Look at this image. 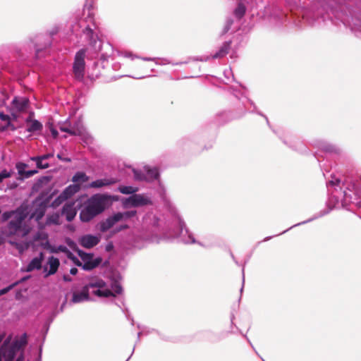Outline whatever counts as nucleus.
I'll return each instance as SVG.
<instances>
[{
    "label": "nucleus",
    "mask_w": 361,
    "mask_h": 361,
    "mask_svg": "<svg viewBox=\"0 0 361 361\" xmlns=\"http://www.w3.org/2000/svg\"><path fill=\"white\" fill-rule=\"evenodd\" d=\"M47 205L40 200L35 201L31 206L22 205L15 211L5 212L4 216L11 219L8 226V234L24 237L31 231L32 222L37 223L42 228L45 225L40 222L46 212Z\"/></svg>",
    "instance_id": "nucleus-1"
},
{
    "label": "nucleus",
    "mask_w": 361,
    "mask_h": 361,
    "mask_svg": "<svg viewBox=\"0 0 361 361\" xmlns=\"http://www.w3.org/2000/svg\"><path fill=\"white\" fill-rule=\"evenodd\" d=\"M122 291V288L117 282L111 283V284L106 283L102 279H93L87 286L85 289L80 293H75L73 296V302H80L88 299V293H91L99 297H109L115 296L116 294H120Z\"/></svg>",
    "instance_id": "nucleus-2"
},
{
    "label": "nucleus",
    "mask_w": 361,
    "mask_h": 361,
    "mask_svg": "<svg viewBox=\"0 0 361 361\" xmlns=\"http://www.w3.org/2000/svg\"><path fill=\"white\" fill-rule=\"evenodd\" d=\"M0 335V361H27L24 358L23 347L25 342L22 340H13Z\"/></svg>",
    "instance_id": "nucleus-3"
},
{
    "label": "nucleus",
    "mask_w": 361,
    "mask_h": 361,
    "mask_svg": "<svg viewBox=\"0 0 361 361\" xmlns=\"http://www.w3.org/2000/svg\"><path fill=\"white\" fill-rule=\"evenodd\" d=\"M109 199V197L100 194L91 197L87 200L85 207L80 212V220L83 222H88L102 213L105 209Z\"/></svg>",
    "instance_id": "nucleus-4"
},
{
    "label": "nucleus",
    "mask_w": 361,
    "mask_h": 361,
    "mask_svg": "<svg viewBox=\"0 0 361 361\" xmlns=\"http://www.w3.org/2000/svg\"><path fill=\"white\" fill-rule=\"evenodd\" d=\"M78 257L69 252L68 258L76 265L82 267L85 270H90L96 267L101 262L99 259H93V255L85 253L81 250L77 251Z\"/></svg>",
    "instance_id": "nucleus-5"
},
{
    "label": "nucleus",
    "mask_w": 361,
    "mask_h": 361,
    "mask_svg": "<svg viewBox=\"0 0 361 361\" xmlns=\"http://www.w3.org/2000/svg\"><path fill=\"white\" fill-rule=\"evenodd\" d=\"M135 214V211L127 212L124 213L118 212L115 214L114 216H110L106 220L102 221L99 224V229L101 231L105 232L112 228L118 221L133 216Z\"/></svg>",
    "instance_id": "nucleus-6"
},
{
    "label": "nucleus",
    "mask_w": 361,
    "mask_h": 361,
    "mask_svg": "<svg viewBox=\"0 0 361 361\" xmlns=\"http://www.w3.org/2000/svg\"><path fill=\"white\" fill-rule=\"evenodd\" d=\"M47 234L44 231L38 232L34 238V244L35 245H41L44 248L49 249L51 252H58L59 251L64 252L67 253L68 256V253L70 252L67 248L64 246L60 245L57 247H52L49 244L47 240Z\"/></svg>",
    "instance_id": "nucleus-7"
},
{
    "label": "nucleus",
    "mask_w": 361,
    "mask_h": 361,
    "mask_svg": "<svg viewBox=\"0 0 361 361\" xmlns=\"http://www.w3.org/2000/svg\"><path fill=\"white\" fill-rule=\"evenodd\" d=\"M80 187L77 184L70 185L67 187L51 203V207H57L63 202L71 197L74 194L78 192Z\"/></svg>",
    "instance_id": "nucleus-8"
},
{
    "label": "nucleus",
    "mask_w": 361,
    "mask_h": 361,
    "mask_svg": "<svg viewBox=\"0 0 361 361\" xmlns=\"http://www.w3.org/2000/svg\"><path fill=\"white\" fill-rule=\"evenodd\" d=\"M60 130L63 132L68 133L71 135H79L82 137L85 143H90L92 140L90 135L86 132L85 129L81 124H77L72 128H68L65 126H61Z\"/></svg>",
    "instance_id": "nucleus-9"
},
{
    "label": "nucleus",
    "mask_w": 361,
    "mask_h": 361,
    "mask_svg": "<svg viewBox=\"0 0 361 361\" xmlns=\"http://www.w3.org/2000/svg\"><path fill=\"white\" fill-rule=\"evenodd\" d=\"M85 50H80L75 55V62L73 64V71L78 79H81L83 76L85 67Z\"/></svg>",
    "instance_id": "nucleus-10"
},
{
    "label": "nucleus",
    "mask_w": 361,
    "mask_h": 361,
    "mask_svg": "<svg viewBox=\"0 0 361 361\" xmlns=\"http://www.w3.org/2000/svg\"><path fill=\"white\" fill-rule=\"evenodd\" d=\"M133 171L136 180H145L147 181H151L159 177L157 169L156 168L151 169L148 166L144 167L145 174H141L135 169H133Z\"/></svg>",
    "instance_id": "nucleus-11"
},
{
    "label": "nucleus",
    "mask_w": 361,
    "mask_h": 361,
    "mask_svg": "<svg viewBox=\"0 0 361 361\" xmlns=\"http://www.w3.org/2000/svg\"><path fill=\"white\" fill-rule=\"evenodd\" d=\"M149 200L140 195H133L126 200L124 204L126 207H138L147 204Z\"/></svg>",
    "instance_id": "nucleus-12"
},
{
    "label": "nucleus",
    "mask_w": 361,
    "mask_h": 361,
    "mask_svg": "<svg viewBox=\"0 0 361 361\" xmlns=\"http://www.w3.org/2000/svg\"><path fill=\"white\" fill-rule=\"evenodd\" d=\"M100 241L99 235H84L79 239L80 244L85 248H92Z\"/></svg>",
    "instance_id": "nucleus-13"
},
{
    "label": "nucleus",
    "mask_w": 361,
    "mask_h": 361,
    "mask_svg": "<svg viewBox=\"0 0 361 361\" xmlns=\"http://www.w3.org/2000/svg\"><path fill=\"white\" fill-rule=\"evenodd\" d=\"M77 209L74 202H68L63 207L61 214L66 216L68 221H71L75 217Z\"/></svg>",
    "instance_id": "nucleus-14"
},
{
    "label": "nucleus",
    "mask_w": 361,
    "mask_h": 361,
    "mask_svg": "<svg viewBox=\"0 0 361 361\" xmlns=\"http://www.w3.org/2000/svg\"><path fill=\"white\" fill-rule=\"evenodd\" d=\"M27 104L28 99L26 97L15 98L12 102L13 109L18 112L25 110Z\"/></svg>",
    "instance_id": "nucleus-15"
},
{
    "label": "nucleus",
    "mask_w": 361,
    "mask_h": 361,
    "mask_svg": "<svg viewBox=\"0 0 361 361\" xmlns=\"http://www.w3.org/2000/svg\"><path fill=\"white\" fill-rule=\"evenodd\" d=\"M59 266V261L57 258L51 257L49 258L47 266L45 267V271H47V275L54 274L58 269Z\"/></svg>",
    "instance_id": "nucleus-16"
},
{
    "label": "nucleus",
    "mask_w": 361,
    "mask_h": 361,
    "mask_svg": "<svg viewBox=\"0 0 361 361\" xmlns=\"http://www.w3.org/2000/svg\"><path fill=\"white\" fill-rule=\"evenodd\" d=\"M26 166H27V165L25 164H23V163L17 164L16 168L18 169V173L20 176H23L25 178H29L37 173V171H36V170L25 171V169L26 168Z\"/></svg>",
    "instance_id": "nucleus-17"
},
{
    "label": "nucleus",
    "mask_w": 361,
    "mask_h": 361,
    "mask_svg": "<svg viewBox=\"0 0 361 361\" xmlns=\"http://www.w3.org/2000/svg\"><path fill=\"white\" fill-rule=\"evenodd\" d=\"M116 182V180L114 178L99 179V180H97L95 181L92 182L89 186L90 188H102L103 186L109 185H111Z\"/></svg>",
    "instance_id": "nucleus-18"
},
{
    "label": "nucleus",
    "mask_w": 361,
    "mask_h": 361,
    "mask_svg": "<svg viewBox=\"0 0 361 361\" xmlns=\"http://www.w3.org/2000/svg\"><path fill=\"white\" fill-rule=\"evenodd\" d=\"M62 223L61 215L59 212L50 214L47 218L45 225H59Z\"/></svg>",
    "instance_id": "nucleus-19"
},
{
    "label": "nucleus",
    "mask_w": 361,
    "mask_h": 361,
    "mask_svg": "<svg viewBox=\"0 0 361 361\" xmlns=\"http://www.w3.org/2000/svg\"><path fill=\"white\" fill-rule=\"evenodd\" d=\"M72 180L74 184L78 185L80 188V184L87 182L88 180V177L82 172H78L74 175Z\"/></svg>",
    "instance_id": "nucleus-20"
},
{
    "label": "nucleus",
    "mask_w": 361,
    "mask_h": 361,
    "mask_svg": "<svg viewBox=\"0 0 361 361\" xmlns=\"http://www.w3.org/2000/svg\"><path fill=\"white\" fill-rule=\"evenodd\" d=\"M42 254H40V257L34 258L28 264L27 270L30 271L33 269H38L41 267Z\"/></svg>",
    "instance_id": "nucleus-21"
},
{
    "label": "nucleus",
    "mask_w": 361,
    "mask_h": 361,
    "mask_svg": "<svg viewBox=\"0 0 361 361\" xmlns=\"http://www.w3.org/2000/svg\"><path fill=\"white\" fill-rule=\"evenodd\" d=\"M42 125L37 120L30 121L27 123V130L30 132H35L40 130Z\"/></svg>",
    "instance_id": "nucleus-22"
},
{
    "label": "nucleus",
    "mask_w": 361,
    "mask_h": 361,
    "mask_svg": "<svg viewBox=\"0 0 361 361\" xmlns=\"http://www.w3.org/2000/svg\"><path fill=\"white\" fill-rule=\"evenodd\" d=\"M31 159L36 161L37 166L39 169H45L49 167V164L45 161V159L39 157H32Z\"/></svg>",
    "instance_id": "nucleus-23"
},
{
    "label": "nucleus",
    "mask_w": 361,
    "mask_h": 361,
    "mask_svg": "<svg viewBox=\"0 0 361 361\" xmlns=\"http://www.w3.org/2000/svg\"><path fill=\"white\" fill-rule=\"evenodd\" d=\"M137 189L132 186H121L119 188V191L123 194H132L136 192Z\"/></svg>",
    "instance_id": "nucleus-24"
},
{
    "label": "nucleus",
    "mask_w": 361,
    "mask_h": 361,
    "mask_svg": "<svg viewBox=\"0 0 361 361\" xmlns=\"http://www.w3.org/2000/svg\"><path fill=\"white\" fill-rule=\"evenodd\" d=\"M245 12V8L242 4H240L234 11L235 15L238 18L242 17L244 15Z\"/></svg>",
    "instance_id": "nucleus-25"
},
{
    "label": "nucleus",
    "mask_w": 361,
    "mask_h": 361,
    "mask_svg": "<svg viewBox=\"0 0 361 361\" xmlns=\"http://www.w3.org/2000/svg\"><path fill=\"white\" fill-rule=\"evenodd\" d=\"M11 171H8L6 169L1 171L0 172V183L5 179V178H9L11 176Z\"/></svg>",
    "instance_id": "nucleus-26"
},
{
    "label": "nucleus",
    "mask_w": 361,
    "mask_h": 361,
    "mask_svg": "<svg viewBox=\"0 0 361 361\" xmlns=\"http://www.w3.org/2000/svg\"><path fill=\"white\" fill-rule=\"evenodd\" d=\"M228 45H224L220 50L218 53H216L214 57V58H218V57H222L224 56V55L226 54L227 53V49H228Z\"/></svg>",
    "instance_id": "nucleus-27"
},
{
    "label": "nucleus",
    "mask_w": 361,
    "mask_h": 361,
    "mask_svg": "<svg viewBox=\"0 0 361 361\" xmlns=\"http://www.w3.org/2000/svg\"><path fill=\"white\" fill-rule=\"evenodd\" d=\"M0 119L1 121L7 122V126H6L7 128L11 126V123L9 121H10V118H9V116L8 115H6L4 113L1 112L0 113Z\"/></svg>",
    "instance_id": "nucleus-28"
},
{
    "label": "nucleus",
    "mask_w": 361,
    "mask_h": 361,
    "mask_svg": "<svg viewBox=\"0 0 361 361\" xmlns=\"http://www.w3.org/2000/svg\"><path fill=\"white\" fill-rule=\"evenodd\" d=\"M49 129L51 133L52 136L56 138L58 136V132L56 129H54L51 124H49Z\"/></svg>",
    "instance_id": "nucleus-29"
},
{
    "label": "nucleus",
    "mask_w": 361,
    "mask_h": 361,
    "mask_svg": "<svg viewBox=\"0 0 361 361\" xmlns=\"http://www.w3.org/2000/svg\"><path fill=\"white\" fill-rule=\"evenodd\" d=\"M15 284H13L10 286H8V288H4L2 289L1 291H0V294H5L10 289H11L13 286H14Z\"/></svg>",
    "instance_id": "nucleus-30"
},
{
    "label": "nucleus",
    "mask_w": 361,
    "mask_h": 361,
    "mask_svg": "<svg viewBox=\"0 0 361 361\" xmlns=\"http://www.w3.org/2000/svg\"><path fill=\"white\" fill-rule=\"evenodd\" d=\"M53 157V154H44V155H43V156H41L40 157H41L42 159H45V160H46V159H49V158H50V157Z\"/></svg>",
    "instance_id": "nucleus-31"
},
{
    "label": "nucleus",
    "mask_w": 361,
    "mask_h": 361,
    "mask_svg": "<svg viewBox=\"0 0 361 361\" xmlns=\"http://www.w3.org/2000/svg\"><path fill=\"white\" fill-rule=\"evenodd\" d=\"M66 228L71 232H73L75 230V228L73 225H68Z\"/></svg>",
    "instance_id": "nucleus-32"
},
{
    "label": "nucleus",
    "mask_w": 361,
    "mask_h": 361,
    "mask_svg": "<svg viewBox=\"0 0 361 361\" xmlns=\"http://www.w3.org/2000/svg\"><path fill=\"white\" fill-rule=\"evenodd\" d=\"M70 272L71 274L73 275H75L77 274L78 272V269L76 268H72L71 270H70Z\"/></svg>",
    "instance_id": "nucleus-33"
},
{
    "label": "nucleus",
    "mask_w": 361,
    "mask_h": 361,
    "mask_svg": "<svg viewBox=\"0 0 361 361\" xmlns=\"http://www.w3.org/2000/svg\"><path fill=\"white\" fill-rule=\"evenodd\" d=\"M127 228V226L126 225H123V226H121L118 229H117L116 231L118 232V231H121L122 229H124Z\"/></svg>",
    "instance_id": "nucleus-34"
},
{
    "label": "nucleus",
    "mask_w": 361,
    "mask_h": 361,
    "mask_svg": "<svg viewBox=\"0 0 361 361\" xmlns=\"http://www.w3.org/2000/svg\"><path fill=\"white\" fill-rule=\"evenodd\" d=\"M66 243L71 246V245L74 244L73 242L70 240L69 239L66 240Z\"/></svg>",
    "instance_id": "nucleus-35"
},
{
    "label": "nucleus",
    "mask_w": 361,
    "mask_h": 361,
    "mask_svg": "<svg viewBox=\"0 0 361 361\" xmlns=\"http://www.w3.org/2000/svg\"><path fill=\"white\" fill-rule=\"evenodd\" d=\"M111 247H112V245H107V247H106V250H109Z\"/></svg>",
    "instance_id": "nucleus-36"
},
{
    "label": "nucleus",
    "mask_w": 361,
    "mask_h": 361,
    "mask_svg": "<svg viewBox=\"0 0 361 361\" xmlns=\"http://www.w3.org/2000/svg\"><path fill=\"white\" fill-rule=\"evenodd\" d=\"M143 59L145 60V61H151V60H152V59H149V58H145Z\"/></svg>",
    "instance_id": "nucleus-37"
},
{
    "label": "nucleus",
    "mask_w": 361,
    "mask_h": 361,
    "mask_svg": "<svg viewBox=\"0 0 361 361\" xmlns=\"http://www.w3.org/2000/svg\"><path fill=\"white\" fill-rule=\"evenodd\" d=\"M57 157H58L59 159H62V157H61V154H58V155H57Z\"/></svg>",
    "instance_id": "nucleus-38"
},
{
    "label": "nucleus",
    "mask_w": 361,
    "mask_h": 361,
    "mask_svg": "<svg viewBox=\"0 0 361 361\" xmlns=\"http://www.w3.org/2000/svg\"><path fill=\"white\" fill-rule=\"evenodd\" d=\"M125 56H126V57H130V56H131V54H126L125 55Z\"/></svg>",
    "instance_id": "nucleus-39"
}]
</instances>
